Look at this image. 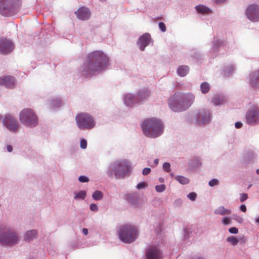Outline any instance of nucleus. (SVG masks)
<instances>
[{
	"label": "nucleus",
	"mask_w": 259,
	"mask_h": 259,
	"mask_svg": "<svg viewBox=\"0 0 259 259\" xmlns=\"http://www.w3.org/2000/svg\"><path fill=\"white\" fill-rule=\"evenodd\" d=\"M195 96L191 93H176L168 100L170 108L175 112H180L188 109L194 101Z\"/></svg>",
	"instance_id": "1"
},
{
	"label": "nucleus",
	"mask_w": 259,
	"mask_h": 259,
	"mask_svg": "<svg viewBox=\"0 0 259 259\" xmlns=\"http://www.w3.org/2000/svg\"><path fill=\"white\" fill-rule=\"evenodd\" d=\"M131 171L129 162L125 159L117 160L109 164L107 169V175L116 179L123 178Z\"/></svg>",
	"instance_id": "2"
},
{
	"label": "nucleus",
	"mask_w": 259,
	"mask_h": 259,
	"mask_svg": "<svg viewBox=\"0 0 259 259\" xmlns=\"http://www.w3.org/2000/svg\"><path fill=\"white\" fill-rule=\"evenodd\" d=\"M20 240L19 234L9 224L0 225V243L9 246L17 245Z\"/></svg>",
	"instance_id": "3"
},
{
	"label": "nucleus",
	"mask_w": 259,
	"mask_h": 259,
	"mask_svg": "<svg viewBox=\"0 0 259 259\" xmlns=\"http://www.w3.org/2000/svg\"><path fill=\"white\" fill-rule=\"evenodd\" d=\"M144 134L150 138H156L160 136L163 132V125L159 119L155 118L145 120L142 124Z\"/></svg>",
	"instance_id": "4"
},
{
	"label": "nucleus",
	"mask_w": 259,
	"mask_h": 259,
	"mask_svg": "<svg viewBox=\"0 0 259 259\" xmlns=\"http://www.w3.org/2000/svg\"><path fill=\"white\" fill-rule=\"evenodd\" d=\"M119 239L126 243L134 242L138 237L139 230L138 228L132 224L121 225L118 231Z\"/></svg>",
	"instance_id": "5"
},
{
	"label": "nucleus",
	"mask_w": 259,
	"mask_h": 259,
	"mask_svg": "<svg viewBox=\"0 0 259 259\" xmlns=\"http://www.w3.org/2000/svg\"><path fill=\"white\" fill-rule=\"evenodd\" d=\"M19 119L22 124L29 127H34L38 123L37 116L30 108H25L20 112Z\"/></svg>",
	"instance_id": "6"
},
{
	"label": "nucleus",
	"mask_w": 259,
	"mask_h": 259,
	"mask_svg": "<svg viewBox=\"0 0 259 259\" xmlns=\"http://www.w3.org/2000/svg\"><path fill=\"white\" fill-rule=\"evenodd\" d=\"M76 122L77 126L80 129H91L96 124L93 118L86 113L78 114L76 116Z\"/></svg>",
	"instance_id": "7"
},
{
	"label": "nucleus",
	"mask_w": 259,
	"mask_h": 259,
	"mask_svg": "<svg viewBox=\"0 0 259 259\" xmlns=\"http://www.w3.org/2000/svg\"><path fill=\"white\" fill-rule=\"evenodd\" d=\"M149 95V93L146 91H141L136 96L131 94H126L123 98L124 104L127 106L132 107L146 99Z\"/></svg>",
	"instance_id": "8"
},
{
	"label": "nucleus",
	"mask_w": 259,
	"mask_h": 259,
	"mask_svg": "<svg viewBox=\"0 0 259 259\" xmlns=\"http://www.w3.org/2000/svg\"><path fill=\"white\" fill-rule=\"evenodd\" d=\"M21 4V0H0V12L4 14L5 11L16 12L19 9Z\"/></svg>",
	"instance_id": "9"
},
{
	"label": "nucleus",
	"mask_w": 259,
	"mask_h": 259,
	"mask_svg": "<svg viewBox=\"0 0 259 259\" xmlns=\"http://www.w3.org/2000/svg\"><path fill=\"white\" fill-rule=\"evenodd\" d=\"M88 59L92 62L98 63L99 65H107L109 63L108 57L102 51H97L90 53Z\"/></svg>",
	"instance_id": "10"
},
{
	"label": "nucleus",
	"mask_w": 259,
	"mask_h": 259,
	"mask_svg": "<svg viewBox=\"0 0 259 259\" xmlns=\"http://www.w3.org/2000/svg\"><path fill=\"white\" fill-rule=\"evenodd\" d=\"M245 120L250 125L259 124V108L255 106L249 109L246 113Z\"/></svg>",
	"instance_id": "11"
},
{
	"label": "nucleus",
	"mask_w": 259,
	"mask_h": 259,
	"mask_svg": "<svg viewBox=\"0 0 259 259\" xmlns=\"http://www.w3.org/2000/svg\"><path fill=\"white\" fill-rule=\"evenodd\" d=\"M3 123L4 126L11 132H17L19 127V124L17 120L10 114L5 116L3 119Z\"/></svg>",
	"instance_id": "12"
},
{
	"label": "nucleus",
	"mask_w": 259,
	"mask_h": 259,
	"mask_svg": "<svg viewBox=\"0 0 259 259\" xmlns=\"http://www.w3.org/2000/svg\"><path fill=\"white\" fill-rule=\"evenodd\" d=\"M84 68L81 74L85 77H90L96 75L106 69L107 66H83Z\"/></svg>",
	"instance_id": "13"
},
{
	"label": "nucleus",
	"mask_w": 259,
	"mask_h": 259,
	"mask_svg": "<svg viewBox=\"0 0 259 259\" xmlns=\"http://www.w3.org/2000/svg\"><path fill=\"white\" fill-rule=\"evenodd\" d=\"M246 15L252 22L259 21V6L256 4L249 5L246 9Z\"/></svg>",
	"instance_id": "14"
},
{
	"label": "nucleus",
	"mask_w": 259,
	"mask_h": 259,
	"mask_svg": "<svg viewBox=\"0 0 259 259\" xmlns=\"http://www.w3.org/2000/svg\"><path fill=\"white\" fill-rule=\"evenodd\" d=\"M14 49L12 42L5 38H0V53L7 54L11 53Z\"/></svg>",
	"instance_id": "15"
},
{
	"label": "nucleus",
	"mask_w": 259,
	"mask_h": 259,
	"mask_svg": "<svg viewBox=\"0 0 259 259\" xmlns=\"http://www.w3.org/2000/svg\"><path fill=\"white\" fill-rule=\"evenodd\" d=\"M147 259H161V252L157 246L152 245L146 251Z\"/></svg>",
	"instance_id": "16"
},
{
	"label": "nucleus",
	"mask_w": 259,
	"mask_h": 259,
	"mask_svg": "<svg viewBox=\"0 0 259 259\" xmlns=\"http://www.w3.org/2000/svg\"><path fill=\"white\" fill-rule=\"evenodd\" d=\"M0 85L7 88L12 89L16 85V80L11 76H4L0 77Z\"/></svg>",
	"instance_id": "17"
},
{
	"label": "nucleus",
	"mask_w": 259,
	"mask_h": 259,
	"mask_svg": "<svg viewBox=\"0 0 259 259\" xmlns=\"http://www.w3.org/2000/svg\"><path fill=\"white\" fill-rule=\"evenodd\" d=\"M151 40L150 35L148 33H145L142 35L138 41V44L141 51H144L145 48L147 46Z\"/></svg>",
	"instance_id": "18"
},
{
	"label": "nucleus",
	"mask_w": 259,
	"mask_h": 259,
	"mask_svg": "<svg viewBox=\"0 0 259 259\" xmlns=\"http://www.w3.org/2000/svg\"><path fill=\"white\" fill-rule=\"evenodd\" d=\"M249 83L253 88H259V70L252 72L249 75Z\"/></svg>",
	"instance_id": "19"
},
{
	"label": "nucleus",
	"mask_w": 259,
	"mask_h": 259,
	"mask_svg": "<svg viewBox=\"0 0 259 259\" xmlns=\"http://www.w3.org/2000/svg\"><path fill=\"white\" fill-rule=\"evenodd\" d=\"M211 115L209 112L207 111L203 113H199L196 117V122L198 124H204L209 122Z\"/></svg>",
	"instance_id": "20"
},
{
	"label": "nucleus",
	"mask_w": 259,
	"mask_h": 259,
	"mask_svg": "<svg viewBox=\"0 0 259 259\" xmlns=\"http://www.w3.org/2000/svg\"><path fill=\"white\" fill-rule=\"evenodd\" d=\"M77 17L80 20H87L90 17V12L89 10L85 7L80 8L75 12Z\"/></svg>",
	"instance_id": "21"
},
{
	"label": "nucleus",
	"mask_w": 259,
	"mask_h": 259,
	"mask_svg": "<svg viewBox=\"0 0 259 259\" xmlns=\"http://www.w3.org/2000/svg\"><path fill=\"white\" fill-rule=\"evenodd\" d=\"M37 235V231L36 230H31L26 231L23 236L25 241L30 242L36 238Z\"/></svg>",
	"instance_id": "22"
},
{
	"label": "nucleus",
	"mask_w": 259,
	"mask_h": 259,
	"mask_svg": "<svg viewBox=\"0 0 259 259\" xmlns=\"http://www.w3.org/2000/svg\"><path fill=\"white\" fill-rule=\"evenodd\" d=\"M226 101V97L222 95H215L212 99V103L215 106L221 105Z\"/></svg>",
	"instance_id": "23"
},
{
	"label": "nucleus",
	"mask_w": 259,
	"mask_h": 259,
	"mask_svg": "<svg viewBox=\"0 0 259 259\" xmlns=\"http://www.w3.org/2000/svg\"><path fill=\"white\" fill-rule=\"evenodd\" d=\"M231 210L226 209L223 206H220L214 210V213L217 215H225L231 213Z\"/></svg>",
	"instance_id": "24"
},
{
	"label": "nucleus",
	"mask_w": 259,
	"mask_h": 259,
	"mask_svg": "<svg viewBox=\"0 0 259 259\" xmlns=\"http://www.w3.org/2000/svg\"><path fill=\"white\" fill-rule=\"evenodd\" d=\"M189 71V68L188 66H179L177 69V74L181 76H186Z\"/></svg>",
	"instance_id": "25"
},
{
	"label": "nucleus",
	"mask_w": 259,
	"mask_h": 259,
	"mask_svg": "<svg viewBox=\"0 0 259 259\" xmlns=\"http://www.w3.org/2000/svg\"><path fill=\"white\" fill-rule=\"evenodd\" d=\"M74 194V199L76 200H84L87 196L86 192L84 190L79 191Z\"/></svg>",
	"instance_id": "26"
},
{
	"label": "nucleus",
	"mask_w": 259,
	"mask_h": 259,
	"mask_svg": "<svg viewBox=\"0 0 259 259\" xmlns=\"http://www.w3.org/2000/svg\"><path fill=\"white\" fill-rule=\"evenodd\" d=\"M175 179L176 181L182 185H186L190 182V180L188 178L182 176H176L175 177Z\"/></svg>",
	"instance_id": "27"
},
{
	"label": "nucleus",
	"mask_w": 259,
	"mask_h": 259,
	"mask_svg": "<svg viewBox=\"0 0 259 259\" xmlns=\"http://www.w3.org/2000/svg\"><path fill=\"white\" fill-rule=\"evenodd\" d=\"M210 89V84L206 81L203 82L200 84V90L202 94H206L207 93Z\"/></svg>",
	"instance_id": "28"
},
{
	"label": "nucleus",
	"mask_w": 259,
	"mask_h": 259,
	"mask_svg": "<svg viewBox=\"0 0 259 259\" xmlns=\"http://www.w3.org/2000/svg\"><path fill=\"white\" fill-rule=\"evenodd\" d=\"M195 8L198 13L201 14H208L210 12V9L203 5L197 6L195 7Z\"/></svg>",
	"instance_id": "29"
},
{
	"label": "nucleus",
	"mask_w": 259,
	"mask_h": 259,
	"mask_svg": "<svg viewBox=\"0 0 259 259\" xmlns=\"http://www.w3.org/2000/svg\"><path fill=\"white\" fill-rule=\"evenodd\" d=\"M103 197V194L101 191L96 190L92 194V198L96 201L101 200Z\"/></svg>",
	"instance_id": "30"
},
{
	"label": "nucleus",
	"mask_w": 259,
	"mask_h": 259,
	"mask_svg": "<svg viewBox=\"0 0 259 259\" xmlns=\"http://www.w3.org/2000/svg\"><path fill=\"white\" fill-rule=\"evenodd\" d=\"M234 71L233 66H228L222 73L224 76H229Z\"/></svg>",
	"instance_id": "31"
},
{
	"label": "nucleus",
	"mask_w": 259,
	"mask_h": 259,
	"mask_svg": "<svg viewBox=\"0 0 259 259\" xmlns=\"http://www.w3.org/2000/svg\"><path fill=\"white\" fill-rule=\"evenodd\" d=\"M62 101L60 99H56V100H53L51 102V107L52 109H55L56 107H60L62 105Z\"/></svg>",
	"instance_id": "32"
},
{
	"label": "nucleus",
	"mask_w": 259,
	"mask_h": 259,
	"mask_svg": "<svg viewBox=\"0 0 259 259\" xmlns=\"http://www.w3.org/2000/svg\"><path fill=\"white\" fill-rule=\"evenodd\" d=\"M226 241L233 246L236 245L239 242V240L233 236L227 237Z\"/></svg>",
	"instance_id": "33"
},
{
	"label": "nucleus",
	"mask_w": 259,
	"mask_h": 259,
	"mask_svg": "<svg viewBox=\"0 0 259 259\" xmlns=\"http://www.w3.org/2000/svg\"><path fill=\"white\" fill-rule=\"evenodd\" d=\"M163 169L166 172H169L171 171V165L170 163L165 162L162 165Z\"/></svg>",
	"instance_id": "34"
},
{
	"label": "nucleus",
	"mask_w": 259,
	"mask_h": 259,
	"mask_svg": "<svg viewBox=\"0 0 259 259\" xmlns=\"http://www.w3.org/2000/svg\"><path fill=\"white\" fill-rule=\"evenodd\" d=\"M166 187L163 184L156 185L155 186V190L156 192L161 193L165 190Z\"/></svg>",
	"instance_id": "35"
},
{
	"label": "nucleus",
	"mask_w": 259,
	"mask_h": 259,
	"mask_svg": "<svg viewBox=\"0 0 259 259\" xmlns=\"http://www.w3.org/2000/svg\"><path fill=\"white\" fill-rule=\"evenodd\" d=\"M219 184V181L217 179H213L211 180L209 183L208 185L210 187H214L215 186H218Z\"/></svg>",
	"instance_id": "36"
},
{
	"label": "nucleus",
	"mask_w": 259,
	"mask_h": 259,
	"mask_svg": "<svg viewBox=\"0 0 259 259\" xmlns=\"http://www.w3.org/2000/svg\"><path fill=\"white\" fill-rule=\"evenodd\" d=\"M136 197V195L134 194H128L126 195V199L130 202L133 203L134 199Z\"/></svg>",
	"instance_id": "37"
},
{
	"label": "nucleus",
	"mask_w": 259,
	"mask_h": 259,
	"mask_svg": "<svg viewBox=\"0 0 259 259\" xmlns=\"http://www.w3.org/2000/svg\"><path fill=\"white\" fill-rule=\"evenodd\" d=\"M222 224L224 225H229L231 224V220L230 218L224 217L222 220Z\"/></svg>",
	"instance_id": "38"
},
{
	"label": "nucleus",
	"mask_w": 259,
	"mask_h": 259,
	"mask_svg": "<svg viewBox=\"0 0 259 259\" xmlns=\"http://www.w3.org/2000/svg\"><path fill=\"white\" fill-rule=\"evenodd\" d=\"M78 181L81 183H86L89 181V179L85 176H81L78 178Z\"/></svg>",
	"instance_id": "39"
},
{
	"label": "nucleus",
	"mask_w": 259,
	"mask_h": 259,
	"mask_svg": "<svg viewBox=\"0 0 259 259\" xmlns=\"http://www.w3.org/2000/svg\"><path fill=\"white\" fill-rule=\"evenodd\" d=\"M233 219L239 224L243 223L244 219L241 217L237 215L234 216Z\"/></svg>",
	"instance_id": "40"
},
{
	"label": "nucleus",
	"mask_w": 259,
	"mask_h": 259,
	"mask_svg": "<svg viewBox=\"0 0 259 259\" xmlns=\"http://www.w3.org/2000/svg\"><path fill=\"white\" fill-rule=\"evenodd\" d=\"M90 210L94 212H97L98 210V207L95 203H92L90 205Z\"/></svg>",
	"instance_id": "41"
},
{
	"label": "nucleus",
	"mask_w": 259,
	"mask_h": 259,
	"mask_svg": "<svg viewBox=\"0 0 259 259\" xmlns=\"http://www.w3.org/2000/svg\"><path fill=\"white\" fill-rule=\"evenodd\" d=\"M196 196V194L194 192H191L187 195V197L192 201H194Z\"/></svg>",
	"instance_id": "42"
},
{
	"label": "nucleus",
	"mask_w": 259,
	"mask_h": 259,
	"mask_svg": "<svg viewBox=\"0 0 259 259\" xmlns=\"http://www.w3.org/2000/svg\"><path fill=\"white\" fill-rule=\"evenodd\" d=\"M148 186V184L145 182H141L137 184L136 188L138 189L146 188Z\"/></svg>",
	"instance_id": "43"
},
{
	"label": "nucleus",
	"mask_w": 259,
	"mask_h": 259,
	"mask_svg": "<svg viewBox=\"0 0 259 259\" xmlns=\"http://www.w3.org/2000/svg\"><path fill=\"white\" fill-rule=\"evenodd\" d=\"M248 198L247 194L246 193H241L240 195V201L241 202H244Z\"/></svg>",
	"instance_id": "44"
},
{
	"label": "nucleus",
	"mask_w": 259,
	"mask_h": 259,
	"mask_svg": "<svg viewBox=\"0 0 259 259\" xmlns=\"http://www.w3.org/2000/svg\"><path fill=\"white\" fill-rule=\"evenodd\" d=\"M80 148L83 149H84L87 148V142L85 139H82L80 141Z\"/></svg>",
	"instance_id": "45"
},
{
	"label": "nucleus",
	"mask_w": 259,
	"mask_h": 259,
	"mask_svg": "<svg viewBox=\"0 0 259 259\" xmlns=\"http://www.w3.org/2000/svg\"><path fill=\"white\" fill-rule=\"evenodd\" d=\"M229 232L231 234H236L238 232V230L237 228L232 227L229 229Z\"/></svg>",
	"instance_id": "46"
},
{
	"label": "nucleus",
	"mask_w": 259,
	"mask_h": 259,
	"mask_svg": "<svg viewBox=\"0 0 259 259\" xmlns=\"http://www.w3.org/2000/svg\"><path fill=\"white\" fill-rule=\"evenodd\" d=\"M159 29L162 31L165 32L166 31V26L164 23L160 22L158 24Z\"/></svg>",
	"instance_id": "47"
},
{
	"label": "nucleus",
	"mask_w": 259,
	"mask_h": 259,
	"mask_svg": "<svg viewBox=\"0 0 259 259\" xmlns=\"http://www.w3.org/2000/svg\"><path fill=\"white\" fill-rule=\"evenodd\" d=\"M150 171H151V169L150 168H148V167L144 168L143 169L142 174L144 176H146V175H148L150 172Z\"/></svg>",
	"instance_id": "48"
},
{
	"label": "nucleus",
	"mask_w": 259,
	"mask_h": 259,
	"mask_svg": "<svg viewBox=\"0 0 259 259\" xmlns=\"http://www.w3.org/2000/svg\"><path fill=\"white\" fill-rule=\"evenodd\" d=\"M240 209L243 212H245L246 211V207L244 204L241 205Z\"/></svg>",
	"instance_id": "49"
},
{
	"label": "nucleus",
	"mask_w": 259,
	"mask_h": 259,
	"mask_svg": "<svg viewBox=\"0 0 259 259\" xmlns=\"http://www.w3.org/2000/svg\"><path fill=\"white\" fill-rule=\"evenodd\" d=\"M242 125V123L241 122H236L235 123V126L237 128H240Z\"/></svg>",
	"instance_id": "50"
},
{
	"label": "nucleus",
	"mask_w": 259,
	"mask_h": 259,
	"mask_svg": "<svg viewBox=\"0 0 259 259\" xmlns=\"http://www.w3.org/2000/svg\"><path fill=\"white\" fill-rule=\"evenodd\" d=\"M7 151L9 152H11L13 150V147L11 145H8L7 146Z\"/></svg>",
	"instance_id": "51"
},
{
	"label": "nucleus",
	"mask_w": 259,
	"mask_h": 259,
	"mask_svg": "<svg viewBox=\"0 0 259 259\" xmlns=\"http://www.w3.org/2000/svg\"><path fill=\"white\" fill-rule=\"evenodd\" d=\"M82 233L84 235H87L88 234V230L86 228H83L82 229Z\"/></svg>",
	"instance_id": "52"
},
{
	"label": "nucleus",
	"mask_w": 259,
	"mask_h": 259,
	"mask_svg": "<svg viewBox=\"0 0 259 259\" xmlns=\"http://www.w3.org/2000/svg\"><path fill=\"white\" fill-rule=\"evenodd\" d=\"M153 162H154V166H156L158 164L159 160L157 158L155 159L154 160Z\"/></svg>",
	"instance_id": "53"
},
{
	"label": "nucleus",
	"mask_w": 259,
	"mask_h": 259,
	"mask_svg": "<svg viewBox=\"0 0 259 259\" xmlns=\"http://www.w3.org/2000/svg\"><path fill=\"white\" fill-rule=\"evenodd\" d=\"M158 180H159V182L160 183H163V182H164V178H162V177L159 178V179H158Z\"/></svg>",
	"instance_id": "54"
},
{
	"label": "nucleus",
	"mask_w": 259,
	"mask_h": 259,
	"mask_svg": "<svg viewBox=\"0 0 259 259\" xmlns=\"http://www.w3.org/2000/svg\"><path fill=\"white\" fill-rule=\"evenodd\" d=\"M226 0H216V2L217 3H222L225 1Z\"/></svg>",
	"instance_id": "55"
},
{
	"label": "nucleus",
	"mask_w": 259,
	"mask_h": 259,
	"mask_svg": "<svg viewBox=\"0 0 259 259\" xmlns=\"http://www.w3.org/2000/svg\"><path fill=\"white\" fill-rule=\"evenodd\" d=\"M255 221L256 223L259 224V215L255 218Z\"/></svg>",
	"instance_id": "56"
},
{
	"label": "nucleus",
	"mask_w": 259,
	"mask_h": 259,
	"mask_svg": "<svg viewBox=\"0 0 259 259\" xmlns=\"http://www.w3.org/2000/svg\"><path fill=\"white\" fill-rule=\"evenodd\" d=\"M170 176H171V177H173L174 176V173L171 172V173H170Z\"/></svg>",
	"instance_id": "57"
},
{
	"label": "nucleus",
	"mask_w": 259,
	"mask_h": 259,
	"mask_svg": "<svg viewBox=\"0 0 259 259\" xmlns=\"http://www.w3.org/2000/svg\"><path fill=\"white\" fill-rule=\"evenodd\" d=\"M256 172L257 174H258L259 175V169H256Z\"/></svg>",
	"instance_id": "58"
}]
</instances>
